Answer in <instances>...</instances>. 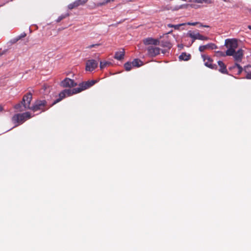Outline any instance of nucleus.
I'll use <instances>...</instances> for the list:
<instances>
[{
    "label": "nucleus",
    "instance_id": "f257e3e1",
    "mask_svg": "<svg viewBox=\"0 0 251 251\" xmlns=\"http://www.w3.org/2000/svg\"><path fill=\"white\" fill-rule=\"evenodd\" d=\"M97 82V81L96 80L88 81L80 83L78 88H74L73 89L64 90L59 94V98L55 100L52 105L57 103L67 96H70L73 94L80 93L81 91L90 88Z\"/></svg>",
    "mask_w": 251,
    "mask_h": 251
},
{
    "label": "nucleus",
    "instance_id": "f03ea898",
    "mask_svg": "<svg viewBox=\"0 0 251 251\" xmlns=\"http://www.w3.org/2000/svg\"><path fill=\"white\" fill-rule=\"evenodd\" d=\"M145 45H150L147 48L148 54L151 57L155 56L160 52V49L158 47L153 45H157L159 44V41L157 39H154L152 38H146L144 40Z\"/></svg>",
    "mask_w": 251,
    "mask_h": 251
},
{
    "label": "nucleus",
    "instance_id": "7ed1b4c3",
    "mask_svg": "<svg viewBox=\"0 0 251 251\" xmlns=\"http://www.w3.org/2000/svg\"><path fill=\"white\" fill-rule=\"evenodd\" d=\"M32 98L31 94H27L24 96L21 103L16 105L15 108L19 111H23L26 109L31 110V106H30V104Z\"/></svg>",
    "mask_w": 251,
    "mask_h": 251
},
{
    "label": "nucleus",
    "instance_id": "20e7f679",
    "mask_svg": "<svg viewBox=\"0 0 251 251\" xmlns=\"http://www.w3.org/2000/svg\"><path fill=\"white\" fill-rule=\"evenodd\" d=\"M225 46L227 49L226 55L231 56L235 53L238 47L237 41L234 39H227L225 40Z\"/></svg>",
    "mask_w": 251,
    "mask_h": 251
},
{
    "label": "nucleus",
    "instance_id": "39448f33",
    "mask_svg": "<svg viewBox=\"0 0 251 251\" xmlns=\"http://www.w3.org/2000/svg\"><path fill=\"white\" fill-rule=\"evenodd\" d=\"M32 116L31 115L30 113L28 112H25L22 114H17L15 115L12 119V122L14 123H17L18 125L15 126H17L18 125L23 123L26 120L30 118Z\"/></svg>",
    "mask_w": 251,
    "mask_h": 251
},
{
    "label": "nucleus",
    "instance_id": "423d86ee",
    "mask_svg": "<svg viewBox=\"0 0 251 251\" xmlns=\"http://www.w3.org/2000/svg\"><path fill=\"white\" fill-rule=\"evenodd\" d=\"M46 104L47 101L45 100H37L34 102L33 105L31 106V110L33 112H35L39 110L45 111V110L44 109V107Z\"/></svg>",
    "mask_w": 251,
    "mask_h": 251
},
{
    "label": "nucleus",
    "instance_id": "0eeeda50",
    "mask_svg": "<svg viewBox=\"0 0 251 251\" xmlns=\"http://www.w3.org/2000/svg\"><path fill=\"white\" fill-rule=\"evenodd\" d=\"M188 36L193 39L192 43L196 39L201 40H207L208 38L200 34L199 32L194 31H189L187 33Z\"/></svg>",
    "mask_w": 251,
    "mask_h": 251
},
{
    "label": "nucleus",
    "instance_id": "6e6552de",
    "mask_svg": "<svg viewBox=\"0 0 251 251\" xmlns=\"http://www.w3.org/2000/svg\"><path fill=\"white\" fill-rule=\"evenodd\" d=\"M98 63L95 60H88L86 63L85 70L86 71L92 72L98 67Z\"/></svg>",
    "mask_w": 251,
    "mask_h": 251
},
{
    "label": "nucleus",
    "instance_id": "1a4fd4ad",
    "mask_svg": "<svg viewBox=\"0 0 251 251\" xmlns=\"http://www.w3.org/2000/svg\"><path fill=\"white\" fill-rule=\"evenodd\" d=\"M61 85L63 87H73L77 85V83L73 79L69 78H66L61 83Z\"/></svg>",
    "mask_w": 251,
    "mask_h": 251
},
{
    "label": "nucleus",
    "instance_id": "9d476101",
    "mask_svg": "<svg viewBox=\"0 0 251 251\" xmlns=\"http://www.w3.org/2000/svg\"><path fill=\"white\" fill-rule=\"evenodd\" d=\"M201 57L203 59V61L204 62V65L211 69H214V66L211 64V60L209 56L202 54Z\"/></svg>",
    "mask_w": 251,
    "mask_h": 251
},
{
    "label": "nucleus",
    "instance_id": "9b49d317",
    "mask_svg": "<svg viewBox=\"0 0 251 251\" xmlns=\"http://www.w3.org/2000/svg\"><path fill=\"white\" fill-rule=\"evenodd\" d=\"M88 0H76L74 2L68 5V8L70 9H72L79 5H83Z\"/></svg>",
    "mask_w": 251,
    "mask_h": 251
},
{
    "label": "nucleus",
    "instance_id": "f8f14e48",
    "mask_svg": "<svg viewBox=\"0 0 251 251\" xmlns=\"http://www.w3.org/2000/svg\"><path fill=\"white\" fill-rule=\"evenodd\" d=\"M217 48V46L213 43H209L207 45L201 46L199 47V50L201 52H202L207 49H215Z\"/></svg>",
    "mask_w": 251,
    "mask_h": 251
},
{
    "label": "nucleus",
    "instance_id": "ddd939ff",
    "mask_svg": "<svg viewBox=\"0 0 251 251\" xmlns=\"http://www.w3.org/2000/svg\"><path fill=\"white\" fill-rule=\"evenodd\" d=\"M243 50L242 49H240L237 50V51H235V53L231 56H233L234 59L236 61H240L243 56Z\"/></svg>",
    "mask_w": 251,
    "mask_h": 251
},
{
    "label": "nucleus",
    "instance_id": "4468645a",
    "mask_svg": "<svg viewBox=\"0 0 251 251\" xmlns=\"http://www.w3.org/2000/svg\"><path fill=\"white\" fill-rule=\"evenodd\" d=\"M244 71L246 74V78L251 79V65L245 67Z\"/></svg>",
    "mask_w": 251,
    "mask_h": 251
},
{
    "label": "nucleus",
    "instance_id": "2eb2a0df",
    "mask_svg": "<svg viewBox=\"0 0 251 251\" xmlns=\"http://www.w3.org/2000/svg\"><path fill=\"white\" fill-rule=\"evenodd\" d=\"M218 64L220 67L219 71L223 74H227V70L224 63L221 61H219Z\"/></svg>",
    "mask_w": 251,
    "mask_h": 251
},
{
    "label": "nucleus",
    "instance_id": "dca6fc26",
    "mask_svg": "<svg viewBox=\"0 0 251 251\" xmlns=\"http://www.w3.org/2000/svg\"><path fill=\"white\" fill-rule=\"evenodd\" d=\"M125 55V51L124 50H122L115 53L114 58L117 60H121L124 58Z\"/></svg>",
    "mask_w": 251,
    "mask_h": 251
},
{
    "label": "nucleus",
    "instance_id": "f3484780",
    "mask_svg": "<svg viewBox=\"0 0 251 251\" xmlns=\"http://www.w3.org/2000/svg\"><path fill=\"white\" fill-rule=\"evenodd\" d=\"M190 54H187L185 52L182 53L179 56V59L180 60L188 61L190 59Z\"/></svg>",
    "mask_w": 251,
    "mask_h": 251
},
{
    "label": "nucleus",
    "instance_id": "a211bd4d",
    "mask_svg": "<svg viewBox=\"0 0 251 251\" xmlns=\"http://www.w3.org/2000/svg\"><path fill=\"white\" fill-rule=\"evenodd\" d=\"M133 67H139L143 65V62L139 59H135L132 62Z\"/></svg>",
    "mask_w": 251,
    "mask_h": 251
},
{
    "label": "nucleus",
    "instance_id": "6ab92c4d",
    "mask_svg": "<svg viewBox=\"0 0 251 251\" xmlns=\"http://www.w3.org/2000/svg\"><path fill=\"white\" fill-rule=\"evenodd\" d=\"M111 64V63L110 62H108V61L102 62V61H100V69L102 70L104 68H105L106 66H109Z\"/></svg>",
    "mask_w": 251,
    "mask_h": 251
},
{
    "label": "nucleus",
    "instance_id": "aec40b11",
    "mask_svg": "<svg viewBox=\"0 0 251 251\" xmlns=\"http://www.w3.org/2000/svg\"><path fill=\"white\" fill-rule=\"evenodd\" d=\"M124 67L126 71H129L133 66H132V62H127L125 63Z\"/></svg>",
    "mask_w": 251,
    "mask_h": 251
},
{
    "label": "nucleus",
    "instance_id": "412c9836",
    "mask_svg": "<svg viewBox=\"0 0 251 251\" xmlns=\"http://www.w3.org/2000/svg\"><path fill=\"white\" fill-rule=\"evenodd\" d=\"M234 68H237L238 69V74H240L243 71V69L242 68V67L240 66V65H239L238 64H235Z\"/></svg>",
    "mask_w": 251,
    "mask_h": 251
},
{
    "label": "nucleus",
    "instance_id": "4be33fe9",
    "mask_svg": "<svg viewBox=\"0 0 251 251\" xmlns=\"http://www.w3.org/2000/svg\"><path fill=\"white\" fill-rule=\"evenodd\" d=\"M184 24H180V25H173L171 24L168 25V26L170 27H174L175 29H178L180 26L184 25Z\"/></svg>",
    "mask_w": 251,
    "mask_h": 251
},
{
    "label": "nucleus",
    "instance_id": "5701e85b",
    "mask_svg": "<svg viewBox=\"0 0 251 251\" xmlns=\"http://www.w3.org/2000/svg\"><path fill=\"white\" fill-rule=\"evenodd\" d=\"M68 16V14L62 15L60 16L56 20V22L58 23L60 22L62 20H63V19H64Z\"/></svg>",
    "mask_w": 251,
    "mask_h": 251
},
{
    "label": "nucleus",
    "instance_id": "b1692460",
    "mask_svg": "<svg viewBox=\"0 0 251 251\" xmlns=\"http://www.w3.org/2000/svg\"><path fill=\"white\" fill-rule=\"evenodd\" d=\"M26 34L25 33H22L20 36H18L15 39V42L18 41L20 39L24 38Z\"/></svg>",
    "mask_w": 251,
    "mask_h": 251
},
{
    "label": "nucleus",
    "instance_id": "393cba45",
    "mask_svg": "<svg viewBox=\"0 0 251 251\" xmlns=\"http://www.w3.org/2000/svg\"><path fill=\"white\" fill-rule=\"evenodd\" d=\"M161 46L163 47H166L169 49H170L171 48V45L169 42H165L164 43L162 42Z\"/></svg>",
    "mask_w": 251,
    "mask_h": 251
},
{
    "label": "nucleus",
    "instance_id": "a878e982",
    "mask_svg": "<svg viewBox=\"0 0 251 251\" xmlns=\"http://www.w3.org/2000/svg\"><path fill=\"white\" fill-rule=\"evenodd\" d=\"M216 55L218 56H225V55H226V54H225V53H224L222 51H217L216 52Z\"/></svg>",
    "mask_w": 251,
    "mask_h": 251
},
{
    "label": "nucleus",
    "instance_id": "bb28decb",
    "mask_svg": "<svg viewBox=\"0 0 251 251\" xmlns=\"http://www.w3.org/2000/svg\"><path fill=\"white\" fill-rule=\"evenodd\" d=\"M198 24H200V22H194V23L188 22L187 23V25L194 26V25H198Z\"/></svg>",
    "mask_w": 251,
    "mask_h": 251
},
{
    "label": "nucleus",
    "instance_id": "cd10ccee",
    "mask_svg": "<svg viewBox=\"0 0 251 251\" xmlns=\"http://www.w3.org/2000/svg\"><path fill=\"white\" fill-rule=\"evenodd\" d=\"M99 45H100V44H93V45H90V46H88V47H87V48L91 49V48H93V47H96V46H99Z\"/></svg>",
    "mask_w": 251,
    "mask_h": 251
},
{
    "label": "nucleus",
    "instance_id": "c85d7f7f",
    "mask_svg": "<svg viewBox=\"0 0 251 251\" xmlns=\"http://www.w3.org/2000/svg\"><path fill=\"white\" fill-rule=\"evenodd\" d=\"M193 1L196 3H202L203 0H193Z\"/></svg>",
    "mask_w": 251,
    "mask_h": 251
},
{
    "label": "nucleus",
    "instance_id": "c756f323",
    "mask_svg": "<svg viewBox=\"0 0 251 251\" xmlns=\"http://www.w3.org/2000/svg\"><path fill=\"white\" fill-rule=\"evenodd\" d=\"M198 25H200V26H201V27H209V26L207 25H203L201 23H200V24H198Z\"/></svg>",
    "mask_w": 251,
    "mask_h": 251
},
{
    "label": "nucleus",
    "instance_id": "7c9ffc66",
    "mask_svg": "<svg viewBox=\"0 0 251 251\" xmlns=\"http://www.w3.org/2000/svg\"><path fill=\"white\" fill-rule=\"evenodd\" d=\"M203 0V2H205V3H211V1L209 0Z\"/></svg>",
    "mask_w": 251,
    "mask_h": 251
},
{
    "label": "nucleus",
    "instance_id": "2f4dec72",
    "mask_svg": "<svg viewBox=\"0 0 251 251\" xmlns=\"http://www.w3.org/2000/svg\"><path fill=\"white\" fill-rule=\"evenodd\" d=\"M2 110H3L2 107L1 105H0V112L2 111Z\"/></svg>",
    "mask_w": 251,
    "mask_h": 251
},
{
    "label": "nucleus",
    "instance_id": "473e14b6",
    "mask_svg": "<svg viewBox=\"0 0 251 251\" xmlns=\"http://www.w3.org/2000/svg\"><path fill=\"white\" fill-rule=\"evenodd\" d=\"M248 27L249 29H251V25H249Z\"/></svg>",
    "mask_w": 251,
    "mask_h": 251
},
{
    "label": "nucleus",
    "instance_id": "72a5a7b5",
    "mask_svg": "<svg viewBox=\"0 0 251 251\" xmlns=\"http://www.w3.org/2000/svg\"><path fill=\"white\" fill-rule=\"evenodd\" d=\"M172 32V30H171L170 32H169L167 34H169V33H171Z\"/></svg>",
    "mask_w": 251,
    "mask_h": 251
},
{
    "label": "nucleus",
    "instance_id": "f704fd0d",
    "mask_svg": "<svg viewBox=\"0 0 251 251\" xmlns=\"http://www.w3.org/2000/svg\"><path fill=\"white\" fill-rule=\"evenodd\" d=\"M224 1H227V0H223Z\"/></svg>",
    "mask_w": 251,
    "mask_h": 251
},
{
    "label": "nucleus",
    "instance_id": "c9c22d12",
    "mask_svg": "<svg viewBox=\"0 0 251 251\" xmlns=\"http://www.w3.org/2000/svg\"><path fill=\"white\" fill-rule=\"evenodd\" d=\"M110 1V0H107V1H106V2H108V1Z\"/></svg>",
    "mask_w": 251,
    "mask_h": 251
}]
</instances>
